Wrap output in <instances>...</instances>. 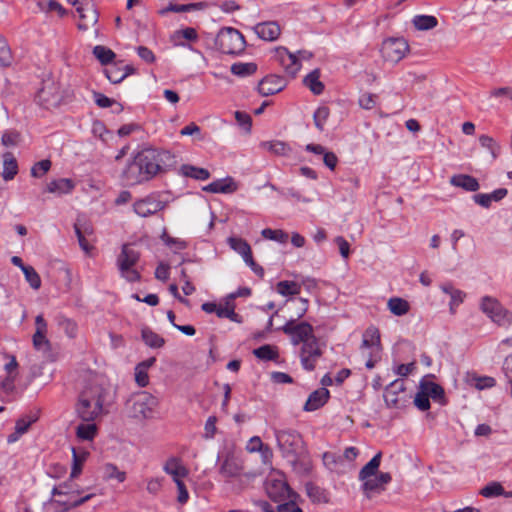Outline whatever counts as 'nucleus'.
Wrapping results in <instances>:
<instances>
[{
	"mask_svg": "<svg viewBox=\"0 0 512 512\" xmlns=\"http://www.w3.org/2000/svg\"><path fill=\"white\" fill-rule=\"evenodd\" d=\"M254 31L259 38L265 41H274L281 33L279 24L273 21L258 23L254 27Z\"/></svg>",
	"mask_w": 512,
	"mask_h": 512,
	"instance_id": "obj_20",
	"label": "nucleus"
},
{
	"mask_svg": "<svg viewBox=\"0 0 512 512\" xmlns=\"http://www.w3.org/2000/svg\"><path fill=\"white\" fill-rule=\"evenodd\" d=\"M277 54L280 64L285 69L286 73L291 77L296 76V74L300 71L302 66L301 59H309L311 57L310 53L299 52L298 54H293L286 48H279L277 50Z\"/></svg>",
	"mask_w": 512,
	"mask_h": 512,
	"instance_id": "obj_15",
	"label": "nucleus"
},
{
	"mask_svg": "<svg viewBox=\"0 0 512 512\" xmlns=\"http://www.w3.org/2000/svg\"><path fill=\"white\" fill-rule=\"evenodd\" d=\"M3 178L8 181L12 180L18 172L17 162H4Z\"/></svg>",
	"mask_w": 512,
	"mask_h": 512,
	"instance_id": "obj_64",
	"label": "nucleus"
},
{
	"mask_svg": "<svg viewBox=\"0 0 512 512\" xmlns=\"http://www.w3.org/2000/svg\"><path fill=\"white\" fill-rule=\"evenodd\" d=\"M414 404L421 411H426L430 408L429 397L424 393V391H422V389H420L416 394Z\"/></svg>",
	"mask_w": 512,
	"mask_h": 512,
	"instance_id": "obj_60",
	"label": "nucleus"
},
{
	"mask_svg": "<svg viewBox=\"0 0 512 512\" xmlns=\"http://www.w3.org/2000/svg\"><path fill=\"white\" fill-rule=\"evenodd\" d=\"M76 7L79 15L78 28L80 30H88L98 22V12L95 8L93 0H67Z\"/></svg>",
	"mask_w": 512,
	"mask_h": 512,
	"instance_id": "obj_10",
	"label": "nucleus"
},
{
	"mask_svg": "<svg viewBox=\"0 0 512 512\" xmlns=\"http://www.w3.org/2000/svg\"><path fill=\"white\" fill-rule=\"evenodd\" d=\"M281 330L291 337V343L296 346L302 343L300 350V361L303 369L313 371L316 363L322 356L317 338L314 336V329L308 322H296V319L288 320Z\"/></svg>",
	"mask_w": 512,
	"mask_h": 512,
	"instance_id": "obj_1",
	"label": "nucleus"
},
{
	"mask_svg": "<svg viewBox=\"0 0 512 512\" xmlns=\"http://www.w3.org/2000/svg\"><path fill=\"white\" fill-rule=\"evenodd\" d=\"M480 307L483 313L499 326H508L512 323V313L505 309L497 299L485 296L481 300Z\"/></svg>",
	"mask_w": 512,
	"mask_h": 512,
	"instance_id": "obj_8",
	"label": "nucleus"
},
{
	"mask_svg": "<svg viewBox=\"0 0 512 512\" xmlns=\"http://www.w3.org/2000/svg\"><path fill=\"white\" fill-rule=\"evenodd\" d=\"M508 194V190L506 188H498L491 193H479L473 196V200L476 204L480 205L483 208L488 209L492 202H499L504 199Z\"/></svg>",
	"mask_w": 512,
	"mask_h": 512,
	"instance_id": "obj_21",
	"label": "nucleus"
},
{
	"mask_svg": "<svg viewBox=\"0 0 512 512\" xmlns=\"http://www.w3.org/2000/svg\"><path fill=\"white\" fill-rule=\"evenodd\" d=\"M389 311L395 316H403L410 310V304L407 300L400 297H392L387 302Z\"/></svg>",
	"mask_w": 512,
	"mask_h": 512,
	"instance_id": "obj_33",
	"label": "nucleus"
},
{
	"mask_svg": "<svg viewBox=\"0 0 512 512\" xmlns=\"http://www.w3.org/2000/svg\"><path fill=\"white\" fill-rule=\"evenodd\" d=\"M181 171L184 176L191 177L197 180H206L210 177V173L207 169L195 167L188 164L183 165Z\"/></svg>",
	"mask_w": 512,
	"mask_h": 512,
	"instance_id": "obj_44",
	"label": "nucleus"
},
{
	"mask_svg": "<svg viewBox=\"0 0 512 512\" xmlns=\"http://www.w3.org/2000/svg\"><path fill=\"white\" fill-rule=\"evenodd\" d=\"M409 51V45L403 38H389L383 41L381 53L384 60L391 63L401 61Z\"/></svg>",
	"mask_w": 512,
	"mask_h": 512,
	"instance_id": "obj_11",
	"label": "nucleus"
},
{
	"mask_svg": "<svg viewBox=\"0 0 512 512\" xmlns=\"http://www.w3.org/2000/svg\"><path fill=\"white\" fill-rule=\"evenodd\" d=\"M163 470L168 475L172 476L173 481L175 479H181L188 475V469L182 465L179 458H169L163 466Z\"/></svg>",
	"mask_w": 512,
	"mask_h": 512,
	"instance_id": "obj_25",
	"label": "nucleus"
},
{
	"mask_svg": "<svg viewBox=\"0 0 512 512\" xmlns=\"http://www.w3.org/2000/svg\"><path fill=\"white\" fill-rule=\"evenodd\" d=\"M450 183L455 187H460L470 192H475L480 187L479 182L476 178L466 174L454 175L453 177H451Z\"/></svg>",
	"mask_w": 512,
	"mask_h": 512,
	"instance_id": "obj_27",
	"label": "nucleus"
},
{
	"mask_svg": "<svg viewBox=\"0 0 512 512\" xmlns=\"http://www.w3.org/2000/svg\"><path fill=\"white\" fill-rule=\"evenodd\" d=\"M275 437L283 457L291 458L294 461L303 449L301 435L293 429H281L275 430Z\"/></svg>",
	"mask_w": 512,
	"mask_h": 512,
	"instance_id": "obj_6",
	"label": "nucleus"
},
{
	"mask_svg": "<svg viewBox=\"0 0 512 512\" xmlns=\"http://www.w3.org/2000/svg\"><path fill=\"white\" fill-rule=\"evenodd\" d=\"M175 484L178 490L177 500L180 504H185L189 499L187 488L181 479H175Z\"/></svg>",
	"mask_w": 512,
	"mask_h": 512,
	"instance_id": "obj_63",
	"label": "nucleus"
},
{
	"mask_svg": "<svg viewBox=\"0 0 512 512\" xmlns=\"http://www.w3.org/2000/svg\"><path fill=\"white\" fill-rule=\"evenodd\" d=\"M73 189L74 183L70 179L66 178L52 181L47 185V191L49 193H56L59 195L70 193Z\"/></svg>",
	"mask_w": 512,
	"mask_h": 512,
	"instance_id": "obj_34",
	"label": "nucleus"
},
{
	"mask_svg": "<svg viewBox=\"0 0 512 512\" xmlns=\"http://www.w3.org/2000/svg\"><path fill=\"white\" fill-rule=\"evenodd\" d=\"M329 117V109L325 106H321L316 109V111L313 114V120L316 128L319 131H323L325 124Z\"/></svg>",
	"mask_w": 512,
	"mask_h": 512,
	"instance_id": "obj_53",
	"label": "nucleus"
},
{
	"mask_svg": "<svg viewBox=\"0 0 512 512\" xmlns=\"http://www.w3.org/2000/svg\"><path fill=\"white\" fill-rule=\"evenodd\" d=\"M305 149L306 151L313 153L315 156H322L323 160H337L334 153L326 151L320 144H308Z\"/></svg>",
	"mask_w": 512,
	"mask_h": 512,
	"instance_id": "obj_55",
	"label": "nucleus"
},
{
	"mask_svg": "<svg viewBox=\"0 0 512 512\" xmlns=\"http://www.w3.org/2000/svg\"><path fill=\"white\" fill-rule=\"evenodd\" d=\"M242 467L233 458H226L219 469L220 475L225 478H235L241 475Z\"/></svg>",
	"mask_w": 512,
	"mask_h": 512,
	"instance_id": "obj_29",
	"label": "nucleus"
},
{
	"mask_svg": "<svg viewBox=\"0 0 512 512\" xmlns=\"http://www.w3.org/2000/svg\"><path fill=\"white\" fill-rule=\"evenodd\" d=\"M231 73L238 77H247L254 74L257 70V65L253 62H236L231 65Z\"/></svg>",
	"mask_w": 512,
	"mask_h": 512,
	"instance_id": "obj_40",
	"label": "nucleus"
},
{
	"mask_svg": "<svg viewBox=\"0 0 512 512\" xmlns=\"http://www.w3.org/2000/svg\"><path fill=\"white\" fill-rule=\"evenodd\" d=\"M238 189V184L235 180L227 176L225 178L217 179L203 187V191L208 193L232 194Z\"/></svg>",
	"mask_w": 512,
	"mask_h": 512,
	"instance_id": "obj_19",
	"label": "nucleus"
},
{
	"mask_svg": "<svg viewBox=\"0 0 512 512\" xmlns=\"http://www.w3.org/2000/svg\"><path fill=\"white\" fill-rule=\"evenodd\" d=\"M244 36L231 27L222 28L215 39L216 47L225 54H239L245 48Z\"/></svg>",
	"mask_w": 512,
	"mask_h": 512,
	"instance_id": "obj_7",
	"label": "nucleus"
},
{
	"mask_svg": "<svg viewBox=\"0 0 512 512\" xmlns=\"http://www.w3.org/2000/svg\"><path fill=\"white\" fill-rule=\"evenodd\" d=\"M37 419H38V417L36 414L26 415V416L18 419L15 424L16 434L23 435L24 433H26L28 431L29 427L31 426V424L36 422Z\"/></svg>",
	"mask_w": 512,
	"mask_h": 512,
	"instance_id": "obj_54",
	"label": "nucleus"
},
{
	"mask_svg": "<svg viewBox=\"0 0 512 512\" xmlns=\"http://www.w3.org/2000/svg\"><path fill=\"white\" fill-rule=\"evenodd\" d=\"M263 150L268 151L273 157H289L290 148L282 141H267L261 144Z\"/></svg>",
	"mask_w": 512,
	"mask_h": 512,
	"instance_id": "obj_28",
	"label": "nucleus"
},
{
	"mask_svg": "<svg viewBox=\"0 0 512 512\" xmlns=\"http://www.w3.org/2000/svg\"><path fill=\"white\" fill-rule=\"evenodd\" d=\"M22 141L21 133L15 129H6L1 135V143L7 149L19 147Z\"/></svg>",
	"mask_w": 512,
	"mask_h": 512,
	"instance_id": "obj_32",
	"label": "nucleus"
},
{
	"mask_svg": "<svg viewBox=\"0 0 512 512\" xmlns=\"http://www.w3.org/2000/svg\"><path fill=\"white\" fill-rule=\"evenodd\" d=\"M381 456V452H378L365 466L362 467V469L359 472L360 480H364L366 478L373 477L376 475L381 463Z\"/></svg>",
	"mask_w": 512,
	"mask_h": 512,
	"instance_id": "obj_35",
	"label": "nucleus"
},
{
	"mask_svg": "<svg viewBox=\"0 0 512 512\" xmlns=\"http://www.w3.org/2000/svg\"><path fill=\"white\" fill-rule=\"evenodd\" d=\"M164 205L153 197L138 200L133 205L134 212L141 217H148L161 211Z\"/></svg>",
	"mask_w": 512,
	"mask_h": 512,
	"instance_id": "obj_17",
	"label": "nucleus"
},
{
	"mask_svg": "<svg viewBox=\"0 0 512 512\" xmlns=\"http://www.w3.org/2000/svg\"><path fill=\"white\" fill-rule=\"evenodd\" d=\"M158 404V399L151 393L140 391L129 398L126 409L130 417L141 421L151 419Z\"/></svg>",
	"mask_w": 512,
	"mask_h": 512,
	"instance_id": "obj_3",
	"label": "nucleus"
},
{
	"mask_svg": "<svg viewBox=\"0 0 512 512\" xmlns=\"http://www.w3.org/2000/svg\"><path fill=\"white\" fill-rule=\"evenodd\" d=\"M141 336L144 343L151 348H161L165 344L164 338L150 328H143Z\"/></svg>",
	"mask_w": 512,
	"mask_h": 512,
	"instance_id": "obj_38",
	"label": "nucleus"
},
{
	"mask_svg": "<svg viewBox=\"0 0 512 512\" xmlns=\"http://www.w3.org/2000/svg\"><path fill=\"white\" fill-rule=\"evenodd\" d=\"M104 472L107 479H116L120 483L126 480V473L120 471L117 466L112 463L105 465Z\"/></svg>",
	"mask_w": 512,
	"mask_h": 512,
	"instance_id": "obj_56",
	"label": "nucleus"
},
{
	"mask_svg": "<svg viewBox=\"0 0 512 512\" xmlns=\"http://www.w3.org/2000/svg\"><path fill=\"white\" fill-rule=\"evenodd\" d=\"M166 152H159L158 150L151 147H143L134 155V160H163L167 158Z\"/></svg>",
	"mask_w": 512,
	"mask_h": 512,
	"instance_id": "obj_43",
	"label": "nucleus"
},
{
	"mask_svg": "<svg viewBox=\"0 0 512 512\" xmlns=\"http://www.w3.org/2000/svg\"><path fill=\"white\" fill-rule=\"evenodd\" d=\"M89 453L85 449L82 448H72V469H71V477L76 478L80 475L82 471V466L84 462L87 460Z\"/></svg>",
	"mask_w": 512,
	"mask_h": 512,
	"instance_id": "obj_31",
	"label": "nucleus"
},
{
	"mask_svg": "<svg viewBox=\"0 0 512 512\" xmlns=\"http://www.w3.org/2000/svg\"><path fill=\"white\" fill-rule=\"evenodd\" d=\"M140 259V254L131 245L124 244L121 252L117 257V267L121 277L128 282H137L140 280V272L135 268V265Z\"/></svg>",
	"mask_w": 512,
	"mask_h": 512,
	"instance_id": "obj_5",
	"label": "nucleus"
},
{
	"mask_svg": "<svg viewBox=\"0 0 512 512\" xmlns=\"http://www.w3.org/2000/svg\"><path fill=\"white\" fill-rule=\"evenodd\" d=\"M254 355L265 361L274 360L278 357V352L270 345H263L253 351Z\"/></svg>",
	"mask_w": 512,
	"mask_h": 512,
	"instance_id": "obj_52",
	"label": "nucleus"
},
{
	"mask_svg": "<svg viewBox=\"0 0 512 512\" xmlns=\"http://www.w3.org/2000/svg\"><path fill=\"white\" fill-rule=\"evenodd\" d=\"M479 143L483 149L487 150V152H488V154L486 155L487 157H490L493 159L499 157L500 147H499L498 143L493 138H491L487 135H482L479 137Z\"/></svg>",
	"mask_w": 512,
	"mask_h": 512,
	"instance_id": "obj_42",
	"label": "nucleus"
},
{
	"mask_svg": "<svg viewBox=\"0 0 512 512\" xmlns=\"http://www.w3.org/2000/svg\"><path fill=\"white\" fill-rule=\"evenodd\" d=\"M266 492L271 500L279 503L297 498L296 493L290 489L284 477L280 474L270 476L267 479Z\"/></svg>",
	"mask_w": 512,
	"mask_h": 512,
	"instance_id": "obj_9",
	"label": "nucleus"
},
{
	"mask_svg": "<svg viewBox=\"0 0 512 512\" xmlns=\"http://www.w3.org/2000/svg\"><path fill=\"white\" fill-rule=\"evenodd\" d=\"M94 56L101 62V64H109L111 63L115 58V53L102 45H97L93 49Z\"/></svg>",
	"mask_w": 512,
	"mask_h": 512,
	"instance_id": "obj_47",
	"label": "nucleus"
},
{
	"mask_svg": "<svg viewBox=\"0 0 512 512\" xmlns=\"http://www.w3.org/2000/svg\"><path fill=\"white\" fill-rule=\"evenodd\" d=\"M158 162H128L123 171L127 185H136L152 179L159 171Z\"/></svg>",
	"mask_w": 512,
	"mask_h": 512,
	"instance_id": "obj_4",
	"label": "nucleus"
},
{
	"mask_svg": "<svg viewBox=\"0 0 512 512\" xmlns=\"http://www.w3.org/2000/svg\"><path fill=\"white\" fill-rule=\"evenodd\" d=\"M74 229H75V234L77 236V239H78L81 249L86 254H89L91 252V250L93 249V246L89 244V242L85 238L84 233H90L91 231L88 228H85V230L83 232L77 223L74 225Z\"/></svg>",
	"mask_w": 512,
	"mask_h": 512,
	"instance_id": "obj_57",
	"label": "nucleus"
},
{
	"mask_svg": "<svg viewBox=\"0 0 512 512\" xmlns=\"http://www.w3.org/2000/svg\"><path fill=\"white\" fill-rule=\"evenodd\" d=\"M276 291L282 296H294L301 292V284L295 281H279L276 284Z\"/></svg>",
	"mask_w": 512,
	"mask_h": 512,
	"instance_id": "obj_37",
	"label": "nucleus"
},
{
	"mask_svg": "<svg viewBox=\"0 0 512 512\" xmlns=\"http://www.w3.org/2000/svg\"><path fill=\"white\" fill-rule=\"evenodd\" d=\"M329 396H330V393L326 388H319V389L315 390L314 392H312L309 395V397L303 407L304 410L311 412V411H315V410L321 408L322 406H324L326 404V402L329 399Z\"/></svg>",
	"mask_w": 512,
	"mask_h": 512,
	"instance_id": "obj_22",
	"label": "nucleus"
},
{
	"mask_svg": "<svg viewBox=\"0 0 512 512\" xmlns=\"http://www.w3.org/2000/svg\"><path fill=\"white\" fill-rule=\"evenodd\" d=\"M98 433V427L92 422L79 424L75 429L76 437L81 441H93Z\"/></svg>",
	"mask_w": 512,
	"mask_h": 512,
	"instance_id": "obj_30",
	"label": "nucleus"
},
{
	"mask_svg": "<svg viewBox=\"0 0 512 512\" xmlns=\"http://www.w3.org/2000/svg\"><path fill=\"white\" fill-rule=\"evenodd\" d=\"M442 292L450 296L449 307L451 313H455V309L463 303L466 294L460 290L455 288L451 283H444L440 286Z\"/></svg>",
	"mask_w": 512,
	"mask_h": 512,
	"instance_id": "obj_26",
	"label": "nucleus"
},
{
	"mask_svg": "<svg viewBox=\"0 0 512 512\" xmlns=\"http://www.w3.org/2000/svg\"><path fill=\"white\" fill-rule=\"evenodd\" d=\"M261 235L267 240L276 241L281 244L287 243L289 239L288 233L281 229L265 228L261 231Z\"/></svg>",
	"mask_w": 512,
	"mask_h": 512,
	"instance_id": "obj_46",
	"label": "nucleus"
},
{
	"mask_svg": "<svg viewBox=\"0 0 512 512\" xmlns=\"http://www.w3.org/2000/svg\"><path fill=\"white\" fill-rule=\"evenodd\" d=\"M363 357L381 358L380 333L376 327H369L365 330L361 343Z\"/></svg>",
	"mask_w": 512,
	"mask_h": 512,
	"instance_id": "obj_14",
	"label": "nucleus"
},
{
	"mask_svg": "<svg viewBox=\"0 0 512 512\" xmlns=\"http://www.w3.org/2000/svg\"><path fill=\"white\" fill-rule=\"evenodd\" d=\"M419 388L422 389L429 398H432L440 404H445V392L439 384L428 380L427 377H424L420 381Z\"/></svg>",
	"mask_w": 512,
	"mask_h": 512,
	"instance_id": "obj_23",
	"label": "nucleus"
},
{
	"mask_svg": "<svg viewBox=\"0 0 512 512\" xmlns=\"http://www.w3.org/2000/svg\"><path fill=\"white\" fill-rule=\"evenodd\" d=\"M502 493H504V488L500 482L492 481L485 485L480 490V495H482L485 498H494L501 496Z\"/></svg>",
	"mask_w": 512,
	"mask_h": 512,
	"instance_id": "obj_48",
	"label": "nucleus"
},
{
	"mask_svg": "<svg viewBox=\"0 0 512 512\" xmlns=\"http://www.w3.org/2000/svg\"><path fill=\"white\" fill-rule=\"evenodd\" d=\"M285 80L277 75H269L263 78L258 84V91L262 96H270L284 89Z\"/></svg>",
	"mask_w": 512,
	"mask_h": 512,
	"instance_id": "obj_18",
	"label": "nucleus"
},
{
	"mask_svg": "<svg viewBox=\"0 0 512 512\" xmlns=\"http://www.w3.org/2000/svg\"><path fill=\"white\" fill-rule=\"evenodd\" d=\"M412 22L415 28L420 31L433 29L438 24L436 17L431 15H416Z\"/></svg>",
	"mask_w": 512,
	"mask_h": 512,
	"instance_id": "obj_39",
	"label": "nucleus"
},
{
	"mask_svg": "<svg viewBox=\"0 0 512 512\" xmlns=\"http://www.w3.org/2000/svg\"><path fill=\"white\" fill-rule=\"evenodd\" d=\"M22 272L32 289L38 290L41 287V278L32 266L23 267Z\"/></svg>",
	"mask_w": 512,
	"mask_h": 512,
	"instance_id": "obj_51",
	"label": "nucleus"
},
{
	"mask_svg": "<svg viewBox=\"0 0 512 512\" xmlns=\"http://www.w3.org/2000/svg\"><path fill=\"white\" fill-rule=\"evenodd\" d=\"M215 314L219 318H227L233 322H241L240 316L229 303H226L225 305L219 304Z\"/></svg>",
	"mask_w": 512,
	"mask_h": 512,
	"instance_id": "obj_50",
	"label": "nucleus"
},
{
	"mask_svg": "<svg viewBox=\"0 0 512 512\" xmlns=\"http://www.w3.org/2000/svg\"><path fill=\"white\" fill-rule=\"evenodd\" d=\"M13 62L11 49L7 41L1 37L0 39V66L3 68L10 67Z\"/></svg>",
	"mask_w": 512,
	"mask_h": 512,
	"instance_id": "obj_49",
	"label": "nucleus"
},
{
	"mask_svg": "<svg viewBox=\"0 0 512 512\" xmlns=\"http://www.w3.org/2000/svg\"><path fill=\"white\" fill-rule=\"evenodd\" d=\"M36 330L32 337L33 347L41 352L44 357L51 354V343L47 338L48 326L43 315H37L35 318Z\"/></svg>",
	"mask_w": 512,
	"mask_h": 512,
	"instance_id": "obj_13",
	"label": "nucleus"
},
{
	"mask_svg": "<svg viewBox=\"0 0 512 512\" xmlns=\"http://www.w3.org/2000/svg\"><path fill=\"white\" fill-rule=\"evenodd\" d=\"M361 481L363 482L362 488L365 492H374V491L383 490V487L378 482V479L376 478V476L374 478L369 477V478H366Z\"/></svg>",
	"mask_w": 512,
	"mask_h": 512,
	"instance_id": "obj_62",
	"label": "nucleus"
},
{
	"mask_svg": "<svg viewBox=\"0 0 512 512\" xmlns=\"http://www.w3.org/2000/svg\"><path fill=\"white\" fill-rule=\"evenodd\" d=\"M406 390L404 380L396 379L386 386L384 392V401L389 408H398L401 404L400 394Z\"/></svg>",
	"mask_w": 512,
	"mask_h": 512,
	"instance_id": "obj_16",
	"label": "nucleus"
},
{
	"mask_svg": "<svg viewBox=\"0 0 512 512\" xmlns=\"http://www.w3.org/2000/svg\"><path fill=\"white\" fill-rule=\"evenodd\" d=\"M59 325L62 327V329L65 331L66 335L70 338H74L77 334V324L68 318H63Z\"/></svg>",
	"mask_w": 512,
	"mask_h": 512,
	"instance_id": "obj_61",
	"label": "nucleus"
},
{
	"mask_svg": "<svg viewBox=\"0 0 512 512\" xmlns=\"http://www.w3.org/2000/svg\"><path fill=\"white\" fill-rule=\"evenodd\" d=\"M106 389L99 383H91L80 393L76 404L77 416L84 422H92L103 413Z\"/></svg>",
	"mask_w": 512,
	"mask_h": 512,
	"instance_id": "obj_2",
	"label": "nucleus"
},
{
	"mask_svg": "<svg viewBox=\"0 0 512 512\" xmlns=\"http://www.w3.org/2000/svg\"><path fill=\"white\" fill-rule=\"evenodd\" d=\"M180 38H183L188 41H196L198 39V34L194 28L187 27L185 29L178 30L174 33V39L176 41Z\"/></svg>",
	"mask_w": 512,
	"mask_h": 512,
	"instance_id": "obj_59",
	"label": "nucleus"
},
{
	"mask_svg": "<svg viewBox=\"0 0 512 512\" xmlns=\"http://www.w3.org/2000/svg\"><path fill=\"white\" fill-rule=\"evenodd\" d=\"M304 84L311 90L315 95H320L324 90V85L320 81L319 70H313L304 78Z\"/></svg>",
	"mask_w": 512,
	"mask_h": 512,
	"instance_id": "obj_36",
	"label": "nucleus"
},
{
	"mask_svg": "<svg viewBox=\"0 0 512 512\" xmlns=\"http://www.w3.org/2000/svg\"><path fill=\"white\" fill-rule=\"evenodd\" d=\"M105 75L111 83L118 84L129 75V72H125L118 65H111L105 69Z\"/></svg>",
	"mask_w": 512,
	"mask_h": 512,
	"instance_id": "obj_45",
	"label": "nucleus"
},
{
	"mask_svg": "<svg viewBox=\"0 0 512 512\" xmlns=\"http://www.w3.org/2000/svg\"><path fill=\"white\" fill-rule=\"evenodd\" d=\"M263 510L265 512H302V509L296 504V499H289V501L278 504L276 509L264 502Z\"/></svg>",
	"mask_w": 512,
	"mask_h": 512,
	"instance_id": "obj_41",
	"label": "nucleus"
},
{
	"mask_svg": "<svg viewBox=\"0 0 512 512\" xmlns=\"http://www.w3.org/2000/svg\"><path fill=\"white\" fill-rule=\"evenodd\" d=\"M36 100L39 105L46 109L58 107L62 102V94L59 85L52 81L45 82L38 91Z\"/></svg>",
	"mask_w": 512,
	"mask_h": 512,
	"instance_id": "obj_12",
	"label": "nucleus"
},
{
	"mask_svg": "<svg viewBox=\"0 0 512 512\" xmlns=\"http://www.w3.org/2000/svg\"><path fill=\"white\" fill-rule=\"evenodd\" d=\"M377 95L371 93H364L359 97L358 103L361 108L365 110L373 109L377 104Z\"/></svg>",
	"mask_w": 512,
	"mask_h": 512,
	"instance_id": "obj_58",
	"label": "nucleus"
},
{
	"mask_svg": "<svg viewBox=\"0 0 512 512\" xmlns=\"http://www.w3.org/2000/svg\"><path fill=\"white\" fill-rule=\"evenodd\" d=\"M228 243L234 251L242 256L248 266L254 265L251 247L245 240L242 238L230 237L228 239Z\"/></svg>",
	"mask_w": 512,
	"mask_h": 512,
	"instance_id": "obj_24",
	"label": "nucleus"
}]
</instances>
